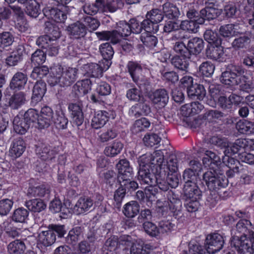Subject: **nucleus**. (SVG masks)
Masks as SVG:
<instances>
[{
	"label": "nucleus",
	"mask_w": 254,
	"mask_h": 254,
	"mask_svg": "<svg viewBox=\"0 0 254 254\" xmlns=\"http://www.w3.org/2000/svg\"><path fill=\"white\" fill-rule=\"evenodd\" d=\"M26 249L24 242L20 239L15 240L9 243L7 246L9 254H22Z\"/></svg>",
	"instance_id": "obj_31"
},
{
	"label": "nucleus",
	"mask_w": 254,
	"mask_h": 254,
	"mask_svg": "<svg viewBox=\"0 0 254 254\" xmlns=\"http://www.w3.org/2000/svg\"><path fill=\"white\" fill-rule=\"evenodd\" d=\"M152 249L150 244H134L130 250V254H149V250Z\"/></svg>",
	"instance_id": "obj_58"
},
{
	"label": "nucleus",
	"mask_w": 254,
	"mask_h": 254,
	"mask_svg": "<svg viewBox=\"0 0 254 254\" xmlns=\"http://www.w3.org/2000/svg\"><path fill=\"white\" fill-rule=\"evenodd\" d=\"M231 245L235 248L238 254H254V232H252L249 238L246 236L234 237Z\"/></svg>",
	"instance_id": "obj_3"
},
{
	"label": "nucleus",
	"mask_w": 254,
	"mask_h": 254,
	"mask_svg": "<svg viewBox=\"0 0 254 254\" xmlns=\"http://www.w3.org/2000/svg\"><path fill=\"white\" fill-rule=\"evenodd\" d=\"M29 211L25 208L19 207L12 213L11 219L16 223H24L28 219Z\"/></svg>",
	"instance_id": "obj_39"
},
{
	"label": "nucleus",
	"mask_w": 254,
	"mask_h": 254,
	"mask_svg": "<svg viewBox=\"0 0 254 254\" xmlns=\"http://www.w3.org/2000/svg\"><path fill=\"white\" fill-rule=\"evenodd\" d=\"M188 96L192 99L202 100L205 96L206 91L202 85L194 84L188 88Z\"/></svg>",
	"instance_id": "obj_30"
},
{
	"label": "nucleus",
	"mask_w": 254,
	"mask_h": 254,
	"mask_svg": "<svg viewBox=\"0 0 254 254\" xmlns=\"http://www.w3.org/2000/svg\"><path fill=\"white\" fill-rule=\"evenodd\" d=\"M46 57L44 52L41 50H37L31 56V63L35 66L42 64L45 62Z\"/></svg>",
	"instance_id": "obj_61"
},
{
	"label": "nucleus",
	"mask_w": 254,
	"mask_h": 254,
	"mask_svg": "<svg viewBox=\"0 0 254 254\" xmlns=\"http://www.w3.org/2000/svg\"><path fill=\"white\" fill-rule=\"evenodd\" d=\"M166 172L167 171H163L155 173V182L153 186L155 187L157 186L163 191H167L169 188V185L166 179Z\"/></svg>",
	"instance_id": "obj_41"
},
{
	"label": "nucleus",
	"mask_w": 254,
	"mask_h": 254,
	"mask_svg": "<svg viewBox=\"0 0 254 254\" xmlns=\"http://www.w3.org/2000/svg\"><path fill=\"white\" fill-rule=\"evenodd\" d=\"M93 205V200L88 196H81L76 202L73 207V211L80 215L90 211Z\"/></svg>",
	"instance_id": "obj_10"
},
{
	"label": "nucleus",
	"mask_w": 254,
	"mask_h": 254,
	"mask_svg": "<svg viewBox=\"0 0 254 254\" xmlns=\"http://www.w3.org/2000/svg\"><path fill=\"white\" fill-rule=\"evenodd\" d=\"M47 66H35L31 74V77L34 79H41L49 73Z\"/></svg>",
	"instance_id": "obj_63"
},
{
	"label": "nucleus",
	"mask_w": 254,
	"mask_h": 254,
	"mask_svg": "<svg viewBox=\"0 0 254 254\" xmlns=\"http://www.w3.org/2000/svg\"><path fill=\"white\" fill-rule=\"evenodd\" d=\"M180 165V160L177 156L173 154L170 155L166 164V169L172 173H176Z\"/></svg>",
	"instance_id": "obj_53"
},
{
	"label": "nucleus",
	"mask_w": 254,
	"mask_h": 254,
	"mask_svg": "<svg viewBox=\"0 0 254 254\" xmlns=\"http://www.w3.org/2000/svg\"><path fill=\"white\" fill-rule=\"evenodd\" d=\"M83 68L87 73L94 77L101 76L103 73V68L96 63H90L84 64Z\"/></svg>",
	"instance_id": "obj_45"
},
{
	"label": "nucleus",
	"mask_w": 254,
	"mask_h": 254,
	"mask_svg": "<svg viewBox=\"0 0 254 254\" xmlns=\"http://www.w3.org/2000/svg\"><path fill=\"white\" fill-rule=\"evenodd\" d=\"M250 42L251 39L248 36L242 34L239 37L235 39L232 43V46L236 49L247 48Z\"/></svg>",
	"instance_id": "obj_56"
},
{
	"label": "nucleus",
	"mask_w": 254,
	"mask_h": 254,
	"mask_svg": "<svg viewBox=\"0 0 254 254\" xmlns=\"http://www.w3.org/2000/svg\"><path fill=\"white\" fill-rule=\"evenodd\" d=\"M140 206L135 201H131L126 203L123 208V212L127 218H133L139 212Z\"/></svg>",
	"instance_id": "obj_33"
},
{
	"label": "nucleus",
	"mask_w": 254,
	"mask_h": 254,
	"mask_svg": "<svg viewBox=\"0 0 254 254\" xmlns=\"http://www.w3.org/2000/svg\"><path fill=\"white\" fill-rule=\"evenodd\" d=\"M25 205L29 210L33 212H40L46 207V204L43 200L38 198L26 201Z\"/></svg>",
	"instance_id": "obj_38"
},
{
	"label": "nucleus",
	"mask_w": 254,
	"mask_h": 254,
	"mask_svg": "<svg viewBox=\"0 0 254 254\" xmlns=\"http://www.w3.org/2000/svg\"><path fill=\"white\" fill-rule=\"evenodd\" d=\"M67 30L75 38L79 39L86 34L87 28L81 22L77 21L70 24L67 27Z\"/></svg>",
	"instance_id": "obj_20"
},
{
	"label": "nucleus",
	"mask_w": 254,
	"mask_h": 254,
	"mask_svg": "<svg viewBox=\"0 0 254 254\" xmlns=\"http://www.w3.org/2000/svg\"><path fill=\"white\" fill-rule=\"evenodd\" d=\"M132 244V239L129 236H123L120 238L119 241L117 237L114 236L106 240L102 248V253L103 254H114L119 244L128 247Z\"/></svg>",
	"instance_id": "obj_5"
},
{
	"label": "nucleus",
	"mask_w": 254,
	"mask_h": 254,
	"mask_svg": "<svg viewBox=\"0 0 254 254\" xmlns=\"http://www.w3.org/2000/svg\"><path fill=\"white\" fill-rule=\"evenodd\" d=\"M187 46L190 56L192 54L196 55L200 54L203 49L204 42L201 38L194 37L189 40Z\"/></svg>",
	"instance_id": "obj_27"
},
{
	"label": "nucleus",
	"mask_w": 254,
	"mask_h": 254,
	"mask_svg": "<svg viewBox=\"0 0 254 254\" xmlns=\"http://www.w3.org/2000/svg\"><path fill=\"white\" fill-rule=\"evenodd\" d=\"M49 12L51 18L55 22H63L67 18V12L63 10L52 8Z\"/></svg>",
	"instance_id": "obj_54"
},
{
	"label": "nucleus",
	"mask_w": 254,
	"mask_h": 254,
	"mask_svg": "<svg viewBox=\"0 0 254 254\" xmlns=\"http://www.w3.org/2000/svg\"><path fill=\"white\" fill-rule=\"evenodd\" d=\"M126 97L130 101L139 102L141 98H143L141 92L135 87L128 89L127 91Z\"/></svg>",
	"instance_id": "obj_64"
},
{
	"label": "nucleus",
	"mask_w": 254,
	"mask_h": 254,
	"mask_svg": "<svg viewBox=\"0 0 254 254\" xmlns=\"http://www.w3.org/2000/svg\"><path fill=\"white\" fill-rule=\"evenodd\" d=\"M220 80L222 83L231 86L238 85L239 83L237 77L227 70L222 73Z\"/></svg>",
	"instance_id": "obj_51"
},
{
	"label": "nucleus",
	"mask_w": 254,
	"mask_h": 254,
	"mask_svg": "<svg viewBox=\"0 0 254 254\" xmlns=\"http://www.w3.org/2000/svg\"><path fill=\"white\" fill-rule=\"evenodd\" d=\"M205 242L207 251L210 254H214L222 249L224 240L221 235L213 233L207 236Z\"/></svg>",
	"instance_id": "obj_8"
},
{
	"label": "nucleus",
	"mask_w": 254,
	"mask_h": 254,
	"mask_svg": "<svg viewBox=\"0 0 254 254\" xmlns=\"http://www.w3.org/2000/svg\"><path fill=\"white\" fill-rule=\"evenodd\" d=\"M173 50L178 55L185 58H190V54L187 46L183 41H177L173 45Z\"/></svg>",
	"instance_id": "obj_48"
},
{
	"label": "nucleus",
	"mask_w": 254,
	"mask_h": 254,
	"mask_svg": "<svg viewBox=\"0 0 254 254\" xmlns=\"http://www.w3.org/2000/svg\"><path fill=\"white\" fill-rule=\"evenodd\" d=\"M140 40L146 47L153 48L158 43L157 38L149 33H145L140 36Z\"/></svg>",
	"instance_id": "obj_62"
},
{
	"label": "nucleus",
	"mask_w": 254,
	"mask_h": 254,
	"mask_svg": "<svg viewBox=\"0 0 254 254\" xmlns=\"http://www.w3.org/2000/svg\"><path fill=\"white\" fill-rule=\"evenodd\" d=\"M83 236V229L81 227L76 226L71 229L65 237L67 244L72 246L75 245Z\"/></svg>",
	"instance_id": "obj_29"
},
{
	"label": "nucleus",
	"mask_w": 254,
	"mask_h": 254,
	"mask_svg": "<svg viewBox=\"0 0 254 254\" xmlns=\"http://www.w3.org/2000/svg\"><path fill=\"white\" fill-rule=\"evenodd\" d=\"M56 127L59 129H64L67 127L68 121L64 114L62 112H56L53 121Z\"/></svg>",
	"instance_id": "obj_50"
},
{
	"label": "nucleus",
	"mask_w": 254,
	"mask_h": 254,
	"mask_svg": "<svg viewBox=\"0 0 254 254\" xmlns=\"http://www.w3.org/2000/svg\"><path fill=\"white\" fill-rule=\"evenodd\" d=\"M167 198L169 201V208L175 215H178L182 209V201L178 194L174 191L170 190L167 193Z\"/></svg>",
	"instance_id": "obj_18"
},
{
	"label": "nucleus",
	"mask_w": 254,
	"mask_h": 254,
	"mask_svg": "<svg viewBox=\"0 0 254 254\" xmlns=\"http://www.w3.org/2000/svg\"><path fill=\"white\" fill-rule=\"evenodd\" d=\"M100 52L103 59L107 61L112 59L114 52L111 45L109 43H105L99 46Z\"/></svg>",
	"instance_id": "obj_55"
},
{
	"label": "nucleus",
	"mask_w": 254,
	"mask_h": 254,
	"mask_svg": "<svg viewBox=\"0 0 254 254\" xmlns=\"http://www.w3.org/2000/svg\"><path fill=\"white\" fill-rule=\"evenodd\" d=\"M117 135L116 127H112L103 131L99 135V139L102 142H105L115 138Z\"/></svg>",
	"instance_id": "obj_57"
},
{
	"label": "nucleus",
	"mask_w": 254,
	"mask_h": 254,
	"mask_svg": "<svg viewBox=\"0 0 254 254\" xmlns=\"http://www.w3.org/2000/svg\"><path fill=\"white\" fill-rule=\"evenodd\" d=\"M190 58H185L179 55L173 56L170 59V63L174 68L182 71H188L189 62L188 59Z\"/></svg>",
	"instance_id": "obj_22"
},
{
	"label": "nucleus",
	"mask_w": 254,
	"mask_h": 254,
	"mask_svg": "<svg viewBox=\"0 0 254 254\" xmlns=\"http://www.w3.org/2000/svg\"><path fill=\"white\" fill-rule=\"evenodd\" d=\"M113 112L99 111L97 112L92 119L91 126L95 129H99L103 127L110 118H114Z\"/></svg>",
	"instance_id": "obj_9"
},
{
	"label": "nucleus",
	"mask_w": 254,
	"mask_h": 254,
	"mask_svg": "<svg viewBox=\"0 0 254 254\" xmlns=\"http://www.w3.org/2000/svg\"><path fill=\"white\" fill-rule=\"evenodd\" d=\"M223 47L220 46H214L210 44L207 46L205 50L206 56L213 60H218L223 55Z\"/></svg>",
	"instance_id": "obj_32"
},
{
	"label": "nucleus",
	"mask_w": 254,
	"mask_h": 254,
	"mask_svg": "<svg viewBox=\"0 0 254 254\" xmlns=\"http://www.w3.org/2000/svg\"><path fill=\"white\" fill-rule=\"evenodd\" d=\"M104 227H99L96 224L93 223L90 227L88 232L86 234L87 240L90 242H94L99 237L102 235V230H104Z\"/></svg>",
	"instance_id": "obj_42"
},
{
	"label": "nucleus",
	"mask_w": 254,
	"mask_h": 254,
	"mask_svg": "<svg viewBox=\"0 0 254 254\" xmlns=\"http://www.w3.org/2000/svg\"><path fill=\"white\" fill-rule=\"evenodd\" d=\"M149 98L154 104L162 107H164L169 100L168 94L164 89L156 90L150 95Z\"/></svg>",
	"instance_id": "obj_17"
},
{
	"label": "nucleus",
	"mask_w": 254,
	"mask_h": 254,
	"mask_svg": "<svg viewBox=\"0 0 254 254\" xmlns=\"http://www.w3.org/2000/svg\"><path fill=\"white\" fill-rule=\"evenodd\" d=\"M116 167L118 170V177L132 175V169L130 166L129 163L126 159H121L117 164Z\"/></svg>",
	"instance_id": "obj_36"
},
{
	"label": "nucleus",
	"mask_w": 254,
	"mask_h": 254,
	"mask_svg": "<svg viewBox=\"0 0 254 254\" xmlns=\"http://www.w3.org/2000/svg\"><path fill=\"white\" fill-rule=\"evenodd\" d=\"M203 181L210 191L216 192L220 197L225 198L227 195L226 191H222L228 183L222 168H216V166L212 164L211 169L203 174Z\"/></svg>",
	"instance_id": "obj_1"
},
{
	"label": "nucleus",
	"mask_w": 254,
	"mask_h": 254,
	"mask_svg": "<svg viewBox=\"0 0 254 254\" xmlns=\"http://www.w3.org/2000/svg\"><path fill=\"white\" fill-rule=\"evenodd\" d=\"M40 242L45 247L52 245L56 240V235L50 228L42 231L39 235Z\"/></svg>",
	"instance_id": "obj_34"
},
{
	"label": "nucleus",
	"mask_w": 254,
	"mask_h": 254,
	"mask_svg": "<svg viewBox=\"0 0 254 254\" xmlns=\"http://www.w3.org/2000/svg\"><path fill=\"white\" fill-rule=\"evenodd\" d=\"M132 175L125 177H120L118 178V181L120 185V187H122L126 190L128 191H133L135 190L138 188V184L134 181H130V178Z\"/></svg>",
	"instance_id": "obj_40"
},
{
	"label": "nucleus",
	"mask_w": 254,
	"mask_h": 254,
	"mask_svg": "<svg viewBox=\"0 0 254 254\" xmlns=\"http://www.w3.org/2000/svg\"><path fill=\"white\" fill-rule=\"evenodd\" d=\"M151 112L150 106L146 103L139 102L131 106L129 110L130 116L138 118L141 116H147Z\"/></svg>",
	"instance_id": "obj_13"
},
{
	"label": "nucleus",
	"mask_w": 254,
	"mask_h": 254,
	"mask_svg": "<svg viewBox=\"0 0 254 254\" xmlns=\"http://www.w3.org/2000/svg\"><path fill=\"white\" fill-rule=\"evenodd\" d=\"M68 109L72 119L73 123L77 126H81L84 121V116L81 106L76 103H70Z\"/></svg>",
	"instance_id": "obj_15"
},
{
	"label": "nucleus",
	"mask_w": 254,
	"mask_h": 254,
	"mask_svg": "<svg viewBox=\"0 0 254 254\" xmlns=\"http://www.w3.org/2000/svg\"><path fill=\"white\" fill-rule=\"evenodd\" d=\"M219 33L224 37H231L240 34L236 28V26L233 24H228L220 26Z\"/></svg>",
	"instance_id": "obj_44"
},
{
	"label": "nucleus",
	"mask_w": 254,
	"mask_h": 254,
	"mask_svg": "<svg viewBox=\"0 0 254 254\" xmlns=\"http://www.w3.org/2000/svg\"><path fill=\"white\" fill-rule=\"evenodd\" d=\"M28 80L27 75L22 72H17L12 76L9 83V88L13 90H21L25 88Z\"/></svg>",
	"instance_id": "obj_11"
},
{
	"label": "nucleus",
	"mask_w": 254,
	"mask_h": 254,
	"mask_svg": "<svg viewBox=\"0 0 254 254\" xmlns=\"http://www.w3.org/2000/svg\"><path fill=\"white\" fill-rule=\"evenodd\" d=\"M123 5L124 3L122 0H106L104 12H114Z\"/></svg>",
	"instance_id": "obj_52"
},
{
	"label": "nucleus",
	"mask_w": 254,
	"mask_h": 254,
	"mask_svg": "<svg viewBox=\"0 0 254 254\" xmlns=\"http://www.w3.org/2000/svg\"><path fill=\"white\" fill-rule=\"evenodd\" d=\"M124 145L121 141L115 140L105 147L104 153L107 156L115 157L120 153Z\"/></svg>",
	"instance_id": "obj_35"
},
{
	"label": "nucleus",
	"mask_w": 254,
	"mask_h": 254,
	"mask_svg": "<svg viewBox=\"0 0 254 254\" xmlns=\"http://www.w3.org/2000/svg\"><path fill=\"white\" fill-rule=\"evenodd\" d=\"M25 12L32 18H36L41 13L39 3L36 0H29L26 5Z\"/></svg>",
	"instance_id": "obj_37"
},
{
	"label": "nucleus",
	"mask_w": 254,
	"mask_h": 254,
	"mask_svg": "<svg viewBox=\"0 0 254 254\" xmlns=\"http://www.w3.org/2000/svg\"><path fill=\"white\" fill-rule=\"evenodd\" d=\"M46 91V85L42 80H38L33 89V94L31 98L32 103L36 104L40 101Z\"/></svg>",
	"instance_id": "obj_21"
},
{
	"label": "nucleus",
	"mask_w": 254,
	"mask_h": 254,
	"mask_svg": "<svg viewBox=\"0 0 254 254\" xmlns=\"http://www.w3.org/2000/svg\"><path fill=\"white\" fill-rule=\"evenodd\" d=\"M226 115L223 112L217 110L207 111L204 115V118L209 122H217L221 120Z\"/></svg>",
	"instance_id": "obj_47"
},
{
	"label": "nucleus",
	"mask_w": 254,
	"mask_h": 254,
	"mask_svg": "<svg viewBox=\"0 0 254 254\" xmlns=\"http://www.w3.org/2000/svg\"><path fill=\"white\" fill-rule=\"evenodd\" d=\"M25 149V143L20 137L15 138L11 145L9 152L11 156L14 158L20 157Z\"/></svg>",
	"instance_id": "obj_26"
},
{
	"label": "nucleus",
	"mask_w": 254,
	"mask_h": 254,
	"mask_svg": "<svg viewBox=\"0 0 254 254\" xmlns=\"http://www.w3.org/2000/svg\"><path fill=\"white\" fill-rule=\"evenodd\" d=\"M221 13V9L212 6H206L200 11V15L205 17L207 20L216 18Z\"/></svg>",
	"instance_id": "obj_43"
},
{
	"label": "nucleus",
	"mask_w": 254,
	"mask_h": 254,
	"mask_svg": "<svg viewBox=\"0 0 254 254\" xmlns=\"http://www.w3.org/2000/svg\"><path fill=\"white\" fill-rule=\"evenodd\" d=\"M246 146V141L245 139H238L234 143L227 146L225 150V154L228 153L230 155H232L238 153L239 155L240 153L245 151Z\"/></svg>",
	"instance_id": "obj_28"
},
{
	"label": "nucleus",
	"mask_w": 254,
	"mask_h": 254,
	"mask_svg": "<svg viewBox=\"0 0 254 254\" xmlns=\"http://www.w3.org/2000/svg\"><path fill=\"white\" fill-rule=\"evenodd\" d=\"M127 68L133 81L140 86V77L142 71L141 65L137 62L130 61L127 64Z\"/></svg>",
	"instance_id": "obj_19"
},
{
	"label": "nucleus",
	"mask_w": 254,
	"mask_h": 254,
	"mask_svg": "<svg viewBox=\"0 0 254 254\" xmlns=\"http://www.w3.org/2000/svg\"><path fill=\"white\" fill-rule=\"evenodd\" d=\"M55 118V115L52 109L48 106H45L41 109L39 120L36 127L42 129L48 128L52 124Z\"/></svg>",
	"instance_id": "obj_7"
},
{
	"label": "nucleus",
	"mask_w": 254,
	"mask_h": 254,
	"mask_svg": "<svg viewBox=\"0 0 254 254\" xmlns=\"http://www.w3.org/2000/svg\"><path fill=\"white\" fill-rule=\"evenodd\" d=\"M139 158L150 166L152 170L155 169V173L160 171H166L164 154L161 150H156L152 154L143 155Z\"/></svg>",
	"instance_id": "obj_4"
},
{
	"label": "nucleus",
	"mask_w": 254,
	"mask_h": 254,
	"mask_svg": "<svg viewBox=\"0 0 254 254\" xmlns=\"http://www.w3.org/2000/svg\"><path fill=\"white\" fill-rule=\"evenodd\" d=\"M91 81L89 79L77 81L73 86L75 94L78 97L87 94L91 89Z\"/></svg>",
	"instance_id": "obj_23"
},
{
	"label": "nucleus",
	"mask_w": 254,
	"mask_h": 254,
	"mask_svg": "<svg viewBox=\"0 0 254 254\" xmlns=\"http://www.w3.org/2000/svg\"><path fill=\"white\" fill-rule=\"evenodd\" d=\"M139 169L138 171V180L141 184H146L149 186L154 185L155 178V173H151V170L150 166L139 159L138 161Z\"/></svg>",
	"instance_id": "obj_6"
},
{
	"label": "nucleus",
	"mask_w": 254,
	"mask_h": 254,
	"mask_svg": "<svg viewBox=\"0 0 254 254\" xmlns=\"http://www.w3.org/2000/svg\"><path fill=\"white\" fill-rule=\"evenodd\" d=\"M26 95L23 91L15 92L8 99V106L13 110H17L25 104Z\"/></svg>",
	"instance_id": "obj_14"
},
{
	"label": "nucleus",
	"mask_w": 254,
	"mask_h": 254,
	"mask_svg": "<svg viewBox=\"0 0 254 254\" xmlns=\"http://www.w3.org/2000/svg\"><path fill=\"white\" fill-rule=\"evenodd\" d=\"M44 26L45 32L52 37V39L55 40L54 42H56V40L61 36V32L59 27L50 21L46 22Z\"/></svg>",
	"instance_id": "obj_49"
},
{
	"label": "nucleus",
	"mask_w": 254,
	"mask_h": 254,
	"mask_svg": "<svg viewBox=\"0 0 254 254\" xmlns=\"http://www.w3.org/2000/svg\"><path fill=\"white\" fill-rule=\"evenodd\" d=\"M164 15L162 11L159 9H153L150 11H148L146 15V18H148L153 22L157 23L160 22L163 19Z\"/></svg>",
	"instance_id": "obj_59"
},
{
	"label": "nucleus",
	"mask_w": 254,
	"mask_h": 254,
	"mask_svg": "<svg viewBox=\"0 0 254 254\" xmlns=\"http://www.w3.org/2000/svg\"><path fill=\"white\" fill-rule=\"evenodd\" d=\"M78 69L68 67L64 69L61 65H57L51 68V82L54 85L59 83L61 86L67 87L74 83L77 78Z\"/></svg>",
	"instance_id": "obj_2"
},
{
	"label": "nucleus",
	"mask_w": 254,
	"mask_h": 254,
	"mask_svg": "<svg viewBox=\"0 0 254 254\" xmlns=\"http://www.w3.org/2000/svg\"><path fill=\"white\" fill-rule=\"evenodd\" d=\"M36 151L39 157L45 161L52 160L57 154L55 149L48 144H42L37 148Z\"/></svg>",
	"instance_id": "obj_25"
},
{
	"label": "nucleus",
	"mask_w": 254,
	"mask_h": 254,
	"mask_svg": "<svg viewBox=\"0 0 254 254\" xmlns=\"http://www.w3.org/2000/svg\"><path fill=\"white\" fill-rule=\"evenodd\" d=\"M184 199H198L200 190L196 185V182H185L184 189Z\"/></svg>",
	"instance_id": "obj_16"
},
{
	"label": "nucleus",
	"mask_w": 254,
	"mask_h": 254,
	"mask_svg": "<svg viewBox=\"0 0 254 254\" xmlns=\"http://www.w3.org/2000/svg\"><path fill=\"white\" fill-rule=\"evenodd\" d=\"M50 193V187L47 185H41L37 187H29L27 195L29 197H44L48 196Z\"/></svg>",
	"instance_id": "obj_24"
},
{
	"label": "nucleus",
	"mask_w": 254,
	"mask_h": 254,
	"mask_svg": "<svg viewBox=\"0 0 254 254\" xmlns=\"http://www.w3.org/2000/svg\"><path fill=\"white\" fill-rule=\"evenodd\" d=\"M23 118L24 121L29 123L31 126L35 124L36 126L38 123V120H39V115L37 111L30 109L24 113Z\"/></svg>",
	"instance_id": "obj_60"
},
{
	"label": "nucleus",
	"mask_w": 254,
	"mask_h": 254,
	"mask_svg": "<svg viewBox=\"0 0 254 254\" xmlns=\"http://www.w3.org/2000/svg\"><path fill=\"white\" fill-rule=\"evenodd\" d=\"M162 10L164 17L174 21L177 20L182 14L179 8L175 4L168 1L162 5Z\"/></svg>",
	"instance_id": "obj_12"
},
{
	"label": "nucleus",
	"mask_w": 254,
	"mask_h": 254,
	"mask_svg": "<svg viewBox=\"0 0 254 254\" xmlns=\"http://www.w3.org/2000/svg\"><path fill=\"white\" fill-rule=\"evenodd\" d=\"M238 131L243 134H252L254 133V122L245 120L239 122L236 125Z\"/></svg>",
	"instance_id": "obj_46"
}]
</instances>
